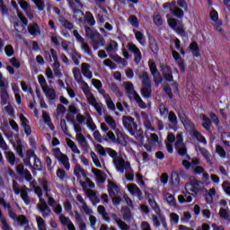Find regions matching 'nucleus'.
Segmentation results:
<instances>
[{"label": "nucleus", "mask_w": 230, "mask_h": 230, "mask_svg": "<svg viewBox=\"0 0 230 230\" xmlns=\"http://www.w3.org/2000/svg\"><path fill=\"white\" fill-rule=\"evenodd\" d=\"M139 78L142 81L143 85V88L141 89L143 98H152V81L150 80L148 72L144 71Z\"/></svg>", "instance_id": "1"}, {"label": "nucleus", "mask_w": 230, "mask_h": 230, "mask_svg": "<svg viewBox=\"0 0 230 230\" xmlns=\"http://www.w3.org/2000/svg\"><path fill=\"white\" fill-rule=\"evenodd\" d=\"M167 22L170 28H172V30H173V31H175L178 35H186V30L184 29V23L182 22L175 18H171L167 20Z\"/></svg>", "instance_id": "2"}, {"label": "nucleus", "mask_w": 230, "mask_h": 230, "mask_svg": "<svg viewBox=\"0 0 230 230\" xmlns=\"http://www.w3.org/2000/svg\"><path fill=\"white\" fill-rule=\"evenodd\" d=\"M122 123L123 127H125L132 136H134V132H137V123H136V120L133 117H122Z\"/></svg>", "instance_id": "3"}, {"label": "nucleus", "mask_w": 230, "mask_h": 230, "mask_svg": "<svg viewBox=\"0 0 230 230\" xmlns=\"http://www.w3.org/2000/svg\"><path fill=\"white\" fill-rule=\"evenodd\" d=\"M53 153L56 159L60 161L61 164H63L65 170L69 171L71 169V164H69V157H67V155L63 154L58 147L54 148Z\"/></svg>", "instance_id": "4"}, {"label": "nucleus", "mask_w": 230, "mask_h": 230, "mask_svg": "<svg viewBox=\"0 0 230 230\" xmlns=\"http://www.w3.org/2000/svg\"><path fill=\"white\" fill-rule=\"evenodd\" d=\"M116 170L119 172V173H125V170H132V166L130 165V162L125 161V159H115L113 161Z\"/></svg>", "instance_id": "5"}, {"label": "nucleus", "mask_w": 230, "mask_h": 230, "mask_svg": "<svg viewBox=\"0 0 230 230\" xmlns=\"http://www.w3.org/2000/svg\"><path fill=\"white\" fill-rule=\"evenodd\" d=\"M125 90H126V94L129 100H132V96H134V100L137 103L139 102L141 99V96H139V93H136V90L134 89V84L132 82H128L125 84Z\"/></svg>", "instance_id": "6"}, {"label": "nucleus", "mask_w": 230, "mask_h": 230, "mask_svg": "<svg viewBox=\"0 0 230 230\" xmlns=\"http://www.w3.org/2000/svg\"><path fill=\"white\" fill-rule=\"evenodd\" d=\"M200 184H202L200 181H190V182L185 184V190L186 191H190L193 197H197L199 191H200Z\"/></svg>", "instance_id": "7"}, {"label": "nucleus", "mask_w": 230, "mask_h": 230, "mask_svg": "<svg viewBox=\"0 0 230 230\" xmlns=\"http://www.w3.org/2000/svg\"><path fill=\"white\" fill-rule=\"evenodd\" d=\"M172 55L177 66L180 67L181 75H184V73H186V62H184V59L181 57V54H179L177 50H172Z\"/></svg>", "instance_id": "8"}, {"label": "nucleus", "mask_w": 230, "mask_h": 230, "mask_svg": "<svg viewBox=\"0 0 230 230\" xmlns=\"http://www.w3.org/2000/svg\"><path fill=\"white\" fill-rule=\"evenodd\" d=\"M210 21H213V22H215V29L217 31H222V20L218 19V12H217V10L212 9L210 12Z\"/></svg>", "instance_id": "9"}, {"label": "nucleus", "mask_w": 230, "mask_h": 230, "mask_svg": "<svg viewBox=\"0 0 230 230\" xmlns=\"http://www.w3.org/2000/svg\"><path fill=\"white\" fill-rule=\"evenodd\" d=\"M115 134L117 136V138L115 140V143H117V145H120L121 146H127V145H128V142L127 141V137H128L121 132L119 128H117L115 130Z\"/></svg>", "instance_id": "10"}, {"label": "nucleus", "mask_w": 230, "mask_h": 230, "mask_svg": "<svg viewBox=\"0 0 230 230\" xmlns=\"http://www.w3.org/2000/svg\"><path fill=\"white\" fill-rule=\"evenodd\" d=\"M128 49L131 51V53H134V55H136L134 58V62H136L137 64H139V62H141V59L143 58V56L141 54V50H139V48L134 45V43H129L128 45Z\"/></svg>", "instance_id": "11"}, {"label": "nucleus", "mask_w": 230, "mask_h": 230, "mask_svg": "<svg viewBox=\"0 0 230 230\" xmlns=\"http://www.w3.org/2000/svg\"><path fill=\"white\" fill-rule=\"evenodd\" d=\"M128 190L131 195H137L138 200H143V191L137 187L136 183H131L128 186Z\"/></svg>", "instance_id": "12"}, {"label": "nucleus", "mask_w": 230, "mask_h": 230, "mask_svg": "<svg viewBox=\"0 0 230 230\" xmlns=\"http://www.w3.org/2000/svg\"><path fill=\"white\" fill-rule=\"evenodd\" d=\"M42 91L49 102H54V100H56L57 93L55 92V89L49 88V86L46 84L45 86H42Z\"/></svg>", "instance_id": "13"}, {"label": "nucleus", "mask_w": 230, "mask_h": 230, "mask_svg": "<svg viewBox=\"0 0 230 230\" xmlns=\"http://www.w3.org/2000/svg\"><path fill=\"white\" fill-rule=\"evenodd\" d=\"M85 30V35L88 39H90V40H94L96 39H100V37H102V34H100V32L96 31V30L85 26L84 27Z\"/></svg>", "instance_id": "14"}, {"label": "nucleus", "mask_w": 230, "mask_h": 230, "mask_svg": "<svg viewBox=\"0 0 230 230\" xmlns=\"http://www.w3.org/2000/svg\"><path fill=\"white\" fill-rule=\"evenodd\" d=\"M19 18L22 23H14V29L17 33H21L19 28H21L22 31H24V30H26V26H28V19L26 17H24L23 15H19Z\"/></svg>", "instance_id": "15"}, {"label": "nucleus", "mask_w": 230, "mask_h": 230, "mask_svg": "<svg viewBox=\"0 0 230 230\" xmlns=\"http://www.w3.org/2000/svg\"><path fill=\"white\" fill-rule=\"evenodd\" d=\"M174 147L180 157H186V159H191V156L188 155V148L186 147V144L181 146H174Z\"/></svg>", "instance_id": "16"}, {"label": "nucleus", "mask_w": 230, "mask_h": 230, "mask_svg": "<svg viewBox=\"0 0 230 230\" xmlns=\"http://www.w3.org/2000/svg\"><path fill=\"white\" fill-rule=\"evenodd\" d=\"M68 4L72 8L73 13H82V8H84L82 1H68Z\"/></svg>", "instance_id": "17"}, {"label": "nucleus", "mask_w": 230, "mask_h": 230, "mask_svg": "<svg viewBox=\"0 0 230 230\" xmlns=\"http://www.w3.org/2000/svg\"><path fill=\"white\" fill-rule=\"evenodd\" d=\"M189 51L192 54V57L199 58L200 57V48H199V43L197 41H192L189 45Z\"/></svg>", "instance_id": "18"}, {"label": "nucleus", "mask_w": 230, "mask_h": 230, "mask_svg": "<svg viewBox=\"0 0 230 230\" xmlns=\"http://www.w3.org/2000/svg\"><path fill=\"white\" fill-rule=\"evenodd\" d=\"M91 65L89 63H82L81 65V71L82 75L85 76V78H88V80H91L93 78V72L90 70Z\"/></svg>", "instance_id": "19"}, {"label": "nucleus", "mask_w": 230, "mask_h": 230, "mask_svg": "<svg viewBox=\"0 0 230 230\" xmlns=\"http://www.w3.org/2000/svg\"><path fill=\"white\" fill-rule=\"evenodd\" d=\"M161 224H163V226L166 225V217L163 215H159L158 217L153 216V225L155 227H161Z\"/></svg>", "instance_id": "20"}, {"label": "nucleus", "mask_w": 230, "mask_h": 230, "mask_svg": "<svg viewBox=\"0 0 230 230\" xmlns=\"http://www.w3.org/2000/svg\"><path fill=\"white\" fill-rule=\"evenodd\" d=\"M200 119H202V127L207 130L208 132L211 131V119H209L208 116L205 114L200 115Z\"/></svg>", "instance_id": "21"}, {"label": "nucleus", "mask_w": 230, "mask_h": 230, "mask_svg": "<svg viewBox=\"0 0 230 230\" xmlns=\"http://www.w3.org/2000/svg\"><path fill=\"white\" fill-rule=\"evenodd\" d=\"M92 172L95 175L96 181L99 182V184H103V182H105V178H103V171L93 168Z\"/></svg>", "instance_id": "22"}, {"label": "nucleus", "mask_w": 230, "mask_h": 230, "mask_svg": "<svg viewBox=\"0 0 230 230\" xmlns=\"http://www.w3.org/2000/svg\"><path fill=\"white\" fill-rule=\"evenodd\" d=\"M149 48L155 55H157L159 53V46L157 45V41L155 40V38L150 37L149 38Z\"/></svg>", "instance_id": "23"}, {"label": "nucleus", "mask_w": 230, "mask_h": 230, "mask_svg": "<svg viewBox=\"0 0 230 230\" xmlns=\"http://www.w3.org/2000/svg\"><path fill=\"white\" fill-rule=\"evenodd\" d=\"M201 155L206 159L208 164H213V160L211 159V153L204 147L199 148Z\"/></svg>", "instance_id": "24"}, {"label": "nucleus", "mask_w": 230, "mask_h": 230, "mask_svg": "<svg viewBox=\"0 0 230 230\" xmlns=\"http://www.w3.org/2000/svg\"><path fill=\"white\" fill-rule=\"evenodd\" d=\"M93 50L96 51L100 46H105V39L103 36L97 38L95 40H92Z\"/></svg>", "instance_id": "25"}, {"label": "nucleus", "mask_w": 230, "mask_h": 230, "mask_svg": "<svg viewBox=\"0 0 230 230\" xmlns=\"http://www.w3.org/2000/svg\"><path fill=\"white\" fill-rule=\"evenodd\" d=\"M75 222L78 223L80 230H87V226L84 223V219L82 218V214L75 212Z\"/></svg>", "instance_id": "26"}, {"label": "nucleus", "mask_w": 230, "mask_h": 230, "mask_svg": "<svg viewBox=\"0 0 230 230\" xmlns=\"http://www.w3.org/2000/svg\"><path fill=\"white\" fill-rule=\"evenodd\" d=\"M171 181L172 188H179V186H181V176H179V173L172 172Z\"/></svg>", "instance_id": "27"}, {"label": "nucleus", "mask_w": 230, "mask_h": 230, "mask_svg": "<svg viewBox=\"0 0 230 230\" xmlns=\"http://www.w3.org/2000/svg\"><path fill=\"white\" fill-rule=\"evenodd\" d=\"M28 30H29V33L33 37H37V35L40 33V27H39V24L36 22L29 26Z\"/></svg>", "instance_id": "28"}, {"label": "nucleus", "mask_w": 230, "mask_h": 230, "mask_svg": "<svg viewBox=\"0 0 230 230\" xmlns=\"http://www.w3.org/2000/svg\"><path fill=\"white\" fill-rule=\"evenodd\" d=\"M105 49L107 53L116 52V50L118 49V42H116V40H111Z\"/></svg>", "instance_id": "29"}, {"label": "nucleus", "mask_w": 230, "mask_h": 230, "mask_svg": "<svg viewBox=\"0 0 230 230\" xmlns=\"http://www.w3.org/2000/svg\"><path fill=\"white\" fill-rule=\"evenodd\" d=\"M192 137L197 139L199 143H202L203 145H208V140H206V137H203L202 133L200 131H194L192 133Z\"/></svg>", "instance_id": "30"}, {"label": "nucleus", "mask_w": 230, "mask_h": 230, "mask_svg": "<svg viewBox=\"0 0 230 230\" xmlns=\"http://www.w3.org/2000/svg\"><path fill=\"white\" fill-rule=\"evenodd\" d=\"M54 75L57 78H62L64 75L62 74V70H60V63H54L52 65Z\"/></svg>", "instance_id": "31"}, {"label": "nucleus", "mask_w": 230, "mask_h": 230, "mask_svg": "<svg viewBox=\"0 0 230 230\" xmlns=\"http://www.w3.org/2000/svg\"><path fill=\"white\" fill-rule=\"evenodd\" d=\"M73 75H74L75 80H76V82H78V84H82L84 82V79L82 78V73H80V68L74 67Z\"/></svg>", "instance_id": "32"}, {"label": "nucleus", "mask_w": 230, "mask_h": 230, "mask_svg": "<svg viewBox=\"0 0 230 230\" xmlns=\"http://www.w3.org/2000/svg\"><path fill=\"white\" fill-rule=\"evenodd\" d=\"M170 11L172 12V15L178 19H182V17H184V11L179 7H174V9L170 8Z\"/></svg>", "instance_id": "33"}, {"label": "nucleus", "mask_w": 230, "mask_h": 230, "mask_svg": "<svg viewBox=\"0 0 230 230\" xmlns=\"http://www.w3.org/2000/svg\"><path fill=\"white\" fill-rule=\"evenodd\" d=\"M0 98H1V102L4 105H6V103H8L10 95H8V91H6V89L4 88L1 90Z\"/></svg>", "instance_id": "34"}, {"label": "nucleus", "mask_w": 230, "mask_h": 230, "mask_svg": "<svg viewBox=\"0 0 230 230\" xmlns=\"http://www.w3.org/2000/svg\"><path fill=\"white\" fill-rule=\"evenodd\" d=\"M21 199L23 200L26 206H30V204H31V199H30L28 191H26L25 190H22Z\"/></svg>", "instance_id": "35"}, {"label": "nucleus", "mask_w": 230, "mask_h": 230, "mask_svg": "<svg viewBox=\"0 0 230 230\" xmlns=\"http://www.w3.org/2000/svg\"><path fill=\"white\" fill-rule=\"evenodd\" d=\"M110 87L114 94H116L119 98H122L123 92L119 91V87H118V84H116V83H111Z\"/></svg>", "instance_id": "36"}, {"label": "nucleus", "mask_w": 230, "mask_h": 230, "mask_svg": "<svg viewBox=\"0 0 230 230\" xmlns=\"http://www.w3.org/2000/svg\"><path fill=\"white\" fill-rule=\"evenodd\" d=\"M148 66L152 75H155L156 73H159V70H157V65H155V62L154 60L150 59L148 61Z\"/></svg>", "instance_id": "37"}, {"label": "nucleus", "mask_w": 230, "mask_h": 230, "mask_svg": "<svg viewBox=\"0 0 230 230\" xmlns=\"http://www.w3.org/2000/svg\"><path fill=\"white\" fill-rule=\"evenodd\" d=\"M122 211H125L123 214V220L128 222V220L132 218V212L130 211V208L128 207H122Z\"/></svg>", "instance_id": "38"}, {"label": "nucleus", "mask_w": 230, "mask_h": 230, "mask_svg": "<svg viewBox=\"0 0 230 230\" xmlns=\"http://www.w3.org/2000/svg\"><path fill=\"white\" fill-rule=\"evenodd\" d=\"M153 82L155 83V87L163 84V76L161 75V72H158L153 75Z\"/></svg>", "instance_id": "39"}, {"label": "nucleus", "mask_w": 230, "mask_h": 230, "mask_svg": "<svg viewBox=\"0 0 230 230\" xmlns=\"http://www.w3.org/2000/svg\"><path fill=\"white\" fill-rule=\"evenodd\" d=\"M158 109H159L160 116H162V118L168 116V112H170V110L166 108V105H164V103L162 102L159 105Z\"/></svg>", "instance_id": "40"}, {"label": "nucleus", "mask_w": 230, "mask_h": 230, "mask_svg": "<svg viewBox=\"0 0 230 230\" xmlns=\"http://www.w3.org/2000/svg\"><path fill=\"white\" fill-rule=\"evenodd\" d=\"M216 152L217 154H218L219 157H221V159H226L227 153H226V149H224V147L220 145H217L216 146Z\"/></svg>", "instance_id": "41"}, {"label": "nucleus", "mask_w": 230, "mask_h": 230, "mask_svg": "<svg viewBox=\"0 0 230 230\" xmlns=\"http://www.w3.org/2000/svg\"><path fill=\"white\" fill-rule=\"evenodd\" d=\"M104 119L109 127H111V128L116 130V120H114V118H112V116H106Z\"/></svg>", "instance_id": "42"}, {"label": "nucleus", "mask_w": 230, "mask_h": 230, "mask_svg": "<svg viewBox=\"0 0 230 230\" xmlns=\"http://www.w3.org/2000/svg\"><path fill=\"white\" fill-rule=\"evenodd\" d=\"M59 222L64 227H67L69 224L72 223L71 219L67 217L63 216V214L59 216Z\"/></svg>", "instance_id": "43"}, {"label": "nucleus", "mask_w": 230, "mask_h": 230, "mask_svg": "<svg viewBox=\"0 0 230 230\" xmlns=\"http://www.w3.org/2000/svg\"><path fill=\"white\" fill-rule=\"evenodd\" d=\"M82 58V54L76 52V50L72 52V60L75 66H80V60Z\"/></svg>", "instance_id": "44"}, {"label": "nucleus", "mask_w": 230, "mask_h": 230, "mask_svg": "<svg viewBox=\"0 0 230 230\" xmlns=\"http://www.w3.org/2000/svg\"><path fill=\"white\" fill-rule=\"evenodd\" d=\"M6 160H7V163H9V164H11V166H14L15 165V154H13V152H8L6 154Z\"/></svg>", "instance_id": "45"}, {"label": "nucleus", "mask_w": 230, "mask_h": 230, "mask_svg": "<svg viewBox=\"0 0 230 230\" xmlns=\"http://www.w3.org/2000/svg\"><path fill=\"white\" fill-rule=\"evenodd\" d=\"M32 166L34 168V172H42V162L39 159V157L35 158L34 164Z\"/></svg>", "instance_id": "46"}, {"label": "nucleus", "mask_w": 230, "mask_h": 230, "mask_svg": "<svg viewBox=\"0 0 230 230\" xmlns=\"http://www.w3.org/2000/svg\"><path fill=\"white\" fill-rule=\"evenodd\" d=\"M90 155L93 159V164H95L97 168H102V164L100 163V159L98 158V155H96V153H94V151H92L90 153Z\"/></svg>", "instance_id": "47"}, {"label": "nucleus", "mask_w": 230, "mask_h": 230, "mask_svg": "<svg viewBox=\"0 0 230 230\" xmlns=\"http://www.w3.org/2000/svg\"><path fill=\"white\" fill-rule=\"evenodd\" d=\"M82 49H83L84 53H85L89 57H93V50L91 49L89 43H84V41L82 43Z\"/></svg>", "instance_id": "48"}, {"label": "nucleus", "mask_w": 230, "mask_h": 230, "mask_svg": "<svg viewBox=\"0 0 230 230\" xmlns=\"http://www.w3.org/2000/svg\"><path fill=\"white\" fill-rule=\"evenodd\" d=\"M36 222L38 224L39 230H46V221L40 217H36Z\"/></svg>", "instance_id": "49"}, {"label": "nucleus", "mask_w": 230, "mask_h": 230, "mask_svg": "<svg viewBox=\"0 0 230 230\" xmlns=\"http://www.w3.org/2000/svg\"><path fill=\"white\" fill-rule=\"evenodd\" d=\"M182 123L186 130H192V128L195 127L193 122L188 118L184 119Z\"/></svg>", "instance_id": "50"}, {"label": "nucleus", "mask_w": 230, "mask_h": 230, "mask_svg": "<svg viewBox=\"0 0 230 230\" xmlns=\"http://www.w3.org/2000/svg\"><path fill=\"white\" fill-rule=\"evenodd\" d=\"M128 21H129L131 26H133V28H139V22L137 21V16L130 15L128 17Z\"/></svg>", "instance_id": "51"}, {"label": "nucleus", "mask_w": 230, "mask_h": 230, "mask_svg": "<svg viewBox=\"0 0 230 230\" xmlns=\"http://www.w3.org/2000/svg\"><path fill=\"white\" fill-rule=\"evenodd\" d=\"M6 57H13L15 55V50L13 49V46L6 45L4 48Z\"/></svg>", "instance_id": "52"}, {"label": "nucleus", "mask_w": 230, "mask_h": 230, "mask_svg": "<svg viewBox=\"0 0 230 230\" xmlns=\"http://www.w3.org/2000/svg\"><path fill=\"white\" fill-rule=\"evenodd\" d=\"M49 208V207H48V203L46 202V199H40V204L38 206V209H40V211H46V209Z\"/></svg>", "instance_id": "53"}, {"label": "nucleus", "mask_w": 230, "mask_h": 230, "mask_svg": "<svg viewBox=\"0 0 230 230\" xmlns=\"http://www.w3.org/2000/svg\"><path fill=\"white\" fill-rule=\"evenodd\" d=\"M96 150L100 155H102V157H105L107 155V147H103L101 144H97Z\"/></svg>", "instance_id": "54"}, {"label": "nucleus", "mask_w": 230, "mask_h": 230, "mask_svg": "<svg viewBox=\"0 0 230 230\" xmlns=\"http://www.w3.org/2000/svg\"><path fill=\"white\" fill-rule=\"evenodd\" d=\"M17 222L20 226H28L30 221H28V217H26V216L21 215L18 217Z\"/></svg>", "instance_id": "55"}, {"label": "nucleus", "mask_w": 230, "mask_h": 230, "mask_svg": "<svg viewBox=\"0 0 230 230\" xmlns=\"http://www.w3.org/2000/svg\"><path fill=\"white\" fill-rule=\"evenodd\" d=\"M160 69L164 75H168V73H172V66L168 65H164V64L160 65Z\"/></svg>", "instance_id": "56"}, {"label": "nucleus", "mask_w": 230, "mask_h": 230, "mask_svg": "<svg viewBox=\"0 0 230 230\" xmlns=\"http://www.w3.org/2000/svg\"><path fill=\"white\" fill-rule=\"evenodd\" d=\"M18 146H16V153L18 154L19 157L22 159L24 158V153L22 152L23 146L21 144V140L17 141Z\"/></svg>", "instance_id": "57"}, {"label": "nucleus", "mask_w": 230, "mask_h": 230, "mask_svg": "<svg viewBox=\"0 0 230 230\" xmlns=\"http://www.w3.org/2000/svg\"><path fill=\"white\" fill-rule=\"evenodd\" d=\"M102 139L104 141H109V139H111V141H112L113 143H116V135H114V132L112 131H108L107 137H103Z\"/></svg>", "instance_id": "58"}, {"label": "nucleus", "mask_w": 230, "mask_h": 230, "mask_svg": "<svg viewBox=\"0 0 230 230\" xmlns=\"http://www.w3.org/2000/svg\"><path fill=\"white\" fill-rule=\"evenodd\" d=\"M112 60L114 62H117V64H122V66H127V60H125L123 58L119 57V55H115L111 57Z\"/></svg>", "instance_id": "59"}, {"label": "nucleus", "mask_w": 230, "mask_h": 230, "mask_svg": "<svg viewBox=\"0 0 230 230\" xmlns=\"http://www.w3.org/2000/svg\"><path fill=\"white\" fill-rule=\"evenodd\" d=\"M114 190H118V185L114 183L113 181H109L108 182V192L110 195L114 194Z\"/></svg>", "instance_id": "60"}, {"label": "nucleus", "mask_w": 230, "mask_h": 230, "mask_svg": "<svg viewBox=\"0 0 230 230\" xmlns=\"http://www.w3.org/2000/svg\"><path fill=\"white\" fill-rule=\"evenodd\" d=\"M86 14L88 15L86 17V22L90 25V26H94V24H96V21L94 20V16H93V13L87 12ZM90 14V15H89Z\"/></svg>", "instance_id": "61"}, {"label": "nucleus", "mask_w": 230, "mask_h": 230, "mask_svg": "<svg viewBox=\"0 0 230 230\" xmlns=\"http://www.w3.org/2000/svg\"><path fill=\"white\" fill-rule=\"evenodd\" d=\"M222 188H223L225 193H226V195H228L230 197V183H229V181H225L222 183Z\"/></svg>", "instance_id": "62"}, {"label": "nucleus", "mask_w": 230, "mask_h": 230, "mask_svg": "<svg viewBox=\"0 0 230 230\" xmlns=\"http://www.w3.org/2000/svg\"><path fill=\"white\" fill-rule=\"evenodd\" d=\"M168 118H169L170 123H172V125H176V123H177V115H175V112L170 111Z\"/></svg>", "instance_id": "63"}, {"label": "nucleus", "mask_w": 230, "mask_h": 230, "mask_svg": "<svg viewBox=\"0 0 230 230\" xmlns=\"http://www.w3.org/2000/svg\"><path fill=\"white\" fill-rule=\"evenodd\" d=\"M104 66H106V67H111V69H116V67H118V66H116V64L114 62H112V60L111 59H105L103 61Z\"/></svg>", "instance_id": "64"}]
</instances>
